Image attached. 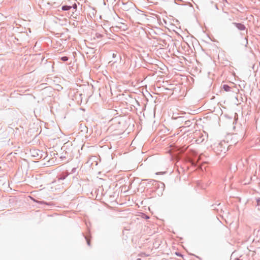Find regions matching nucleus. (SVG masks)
<instances>
[{"label": "nucleus", "mask_w": 260, "mask_h": 260, "mask_svg": "<svg viewBox=\"0 0 260 260\" xmlns=\"http://www.w3.org/2000/svg\"><path fill=\"white\" fill-rule=\"evenodd\" d=\"M100 36H101V35H99V36H97V38H99V37H100Z\"/></svg>", "instance_id": "obj_20"}, {"label": "nucleus", "mask_w": 260, "mask_h": 260, "mask_svg": "<svg viewBox=\"0 0 260 260\" xmlns=\"http://www.w3.org/2000/svg\"><path fill=\"white\" fill-rule=\"evenodd\" d=\"M100 36H101V35H99V36H97V38H99V37H100Z\"/></svg>", "instance_id": "obj_21"}, {"label": "nucleus", "mask_w": 260, "mask_h": 260, "mask_svg": "<svg viewBox=\"0 0 260 260\" xmlns=\"http://www.w3.org/2000/svg\"><path fill=\"white\" fill-rule=\"evenodd\" d=\"M60 59L62 60V61H68L69 60V57H67V56H63V57H61L60 58Z\"/></svg>", "instance_id": "obj_10"}, {"label": "nucleus", "mask_w": 260, "mask_h": 260, "mask_svg": "<svg viewBox=\"0 0 260 260\" xmlns=\"http://www.w3.org/2000/svg\"><path fill=\"white\" fill-rule=\"evenodd\" d=\"M235 260H241V259H240L239 258H236Z\"/></svg>", "instance_id": "obj_18"}, {"label": "nucleus", "mask_w": 260, "mask_h": 260, "mask_svg": "<svg viewBox=\"0 0 260 260\" xmlns=\"http://www.w3.org/2000/svg\"><path fill=\"white\" fill-rule=\"evenodd\" d=\"M246 161L248 166L245 172L248 175V180L249 181L253 176H255L257 167L256 162L253 160L248 159Z\"/></svg>", "instance_id": "obj_2"}, {"label": "nucleus", "mask_w": 260, "mask_h": 260, "mask_svg": "<svg viewBox=\"0 0 260 260\" xmlns=\"http://www.w3.org/2000/svg\"><path fill=\"white\" fill-rule=\"evenodd\" d=\"M85 239H86V242H87V243L88 245L90 246V240H89V239H88L86 238V237H85Z\"/></svg>", "instance_id": "obj_11"}, {"label": "nucleus", "mask_w": 260, "mask_h": 260, "mask_svg": "<svg viewBox=\"0 0 260 260\" xmlns=\"http://www.w3.org/2000/svg\"><path fill=\"white\" fill-rule=\"evenodd\" d=\"M150 183H151L152 185L155 186L156 187H161L163 189L165 187L164 183L160 181H157L154 180H151L150 181Z\"/></svg>", "instance_id": "obj_4"}, {"label": "nucleus", "mask_w": 260, "mask_h": 260, "mask_svg": "<svg viewBox=\"0 0 260 260\" xmlns=\"http://www.w3.org/2000/svg\"><path fill=\"white\" fill-rule=\"evenodd\" d=\"M44 154V152L38 149H32L30 150V155L34 160L42 158Z\"/></svg>", "instance_id": "obj_3"}, {"label": "nucleus", "mask_w": 260, "mask_h": 260, "mask_svg": "<svg viewBox=\"0 0 260 260\" xmlns=\"http://www.w3.org/2000/svg\"><path fill=\"white\" fill-rule=\"evenodd\" d=\"M40 203L41 204H45V203L44 201H40Z\"/></svg>", "instance_id": "obj_16"}, {"label": "nucleus", "mask_w": 260, "mask_h": 260, "mask_svg": "<svg viewBox=\"0 0 260 260\" xmlns=\"http://www.w3.org/2000/svg\"><path fill=\"white\" fill-rule=\"evenodd\" d=\"M223 89H224V90H225V91H230L231 88V87H230L228 85H226V84H224L223 85Z\"/></svg>", "instance_id": "obj_7"}, {"label": "nucleus", "mask_w": 260, "mask_h": 260, "mask_svg": "<svg viewBox=\"0 0 260 260\" xmlns=\"http://www.w3.org/2000/svg\"><path fill=\"white\" fill-rule=\"evenodd\" d=\"M176 255H178V256H182V254H180V253H179L176 252Z\"/></svg>", "instance_id": "obj_14"}, {"label": "nucleus", "mask_w": 260, "mask_h": 260, "mask_svg": "<svg viewBox=\"0 0 260 260\" xmlns=\"http://www.w3.org/2000/svg\"><path fill=\"white\" fill-rule=\"evenodd\" d=\"M190 123V121H185V124H186V126H189Z\"/></svg>", "instance_id": "obj_13"}, {"label": "nucleus", "mask_w": 260, "mask_h": 260, "mask_svg": "<svg viewBox=\"0 0 260 260\" xmlns=\"http://www.w3.org/2000/svg\"><path fill=\"white\" fill-rule=\"evenodd\" d=\"M229 145L225 141L220 142L214 145L213 149L216 154L219 157H223L228 150Z\"/></svg>", "instance_id": "obj_1"}, {"label": "nucleus", "mask_w": 260, "mask_h": 260, "mask_svg": "<svg viewBox=\"0 0 260 260\" xmlns=\"http://www.w3.org/2000/svg\"><path fill=\"white\" fill-rule=\"evenodd\" d=\"M257 206H260V199L256 200Z\"/></svg>", "instance_id": "obj_12"}, {"label": "nucleus", "mask_w": 260, "mask_h": 260, "mask_svg": "<svg viewBox=\"0 0 260 260\" xmlns=\"http://www.w3.org/2000/svg\"><path fill=\"white\" fill-rule=\"evenodd\" d=\"M100 36H101V35H99V36H97V38H99V37H100Z\"/></svg>", "instance_id": "obj_19"}, {"label": "nucleus", "mask_w": 260, "mask_h": 260, "mask_svg": "<svg viewBox=\"0 0 260 260\" xmlns=\"http://www.w3.org/2000/svg\"><path fill=\"white\" fill-rule=\"evenodd\" d=\"M145 218L146 219H148V218H149V216H148L147 215H145Z\"/></svg>", "instance_id": "obj_15"}, {"label": "nucleus", "mask_w": 260, "mask_h": 260, "mask_svg": "<svg viewBox=\"0 0 260 260\" xmlns=\"http://www.w3.org/2000/svg\"><path fill=\"white\" fill-rule=\"evenodd\" d=\"M248 178H249L248 175L247 174V173L245 172V177L243 181V183L244 184H248L250 183V181H251L252 178H250V180H249V181L248 180Z\"/></svg>", "instance_id": "obj_6"}, {"label": "nucleus", "mask_w": 260, "mask_h": 260, "mask_svg": "<svg viewBox=\"0 0 260 260\" xmlns=\"http://www.w3.org/2000/svg\"><path fill=\"white\" fill-rule=\"evenodd\" d=\"M71 8H72L71 6H67V5L63 6L61 8V9L63 11H68V10H70Z\"/></svg>", "instance_id": "obj_8"}, {"label": "nucleus", "mask_w": 260, "mask_h": 260, "mask_svg": "<svg viewBox=\"0 0 260 260\" xmlns=\"http://www.w3.org/2000/svg\"><path fill=\"white\" fill-rule=\"evenodd\" d=\"M74 7V9L76 8H77V6H76V5L75 4V5L74 6V7Z\"/></svg>", "instance_id": "obj_17"}, {"label": "nucleus", "mask_w": 260, "mask_h": 260, "mask_svg": "<svg viewBox=\"0 0 260 260\" xmlns=\"http://www.w3.org/2000/svg\"><path fill=\"white\" fill-rule=\"evenodd\" d=\"M68 175V174L64 175L63 173L61 174L59 176V179L61 180H64L67 176Z\"/></svg>", "instance_id": "obj_9"}, {"label": "nucleus", "mask_w": 260, "mask_h": 260, "mask_svg": "<svg viewBox=\"0 0 260 260\" xmlns=\"http://www.w3.org/2000/svg\"><path fill=\"white\" fill-rule=\"evenodd\" d=\"M233 24L239 30H244L246 29L245 26L241 23L233 22Z\"/></svg>", "instance_id": "obj_5"}]
</instances>
